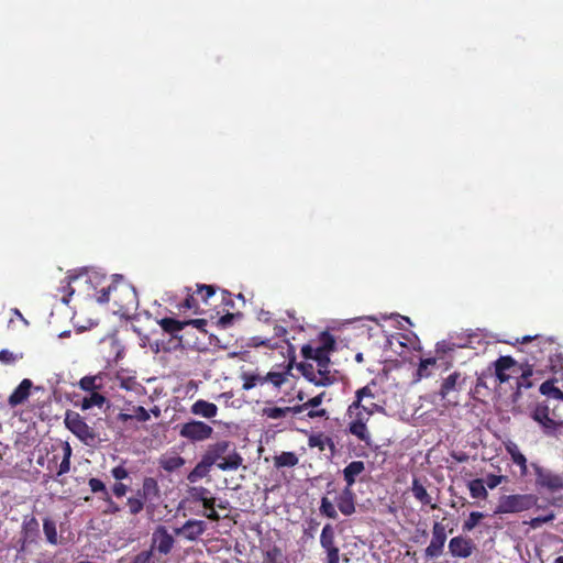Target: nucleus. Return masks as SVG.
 <instances>
[{
	"label": "nucleus",
	"mask_w": 563,
	"mask_h": 563,
	"mask_svg": "<svg viewBox=\"0 0 563 563\" xmlns=\"http://www.w3.org/2000/svg\"><path fill=\"white\" fill-rule=\"evenodd\" d=\"M96 286L97 285L93 286L96 290L93 297L99 303L112 301L118 308V312L122 314H129L136 310L139 306L137 292L135 288L131 284L124 282L122 277L113 280L107 286H102L99 290Z\"/></svg>",
	"instance_id": "1"
},
{
	"label": "nucleus",
	"mask_w": 563,
	"mask_h": 563,
	"mask_svg": "<svg viewBox=\"0 0 563 563\" xmlns=\"http://www.w3.org/2000/svg\"><path fill=\"white\" fill-rule=\"evenodd\" d=\"M231 446L232 443L230 441H218L210 444L202 456L207 459L211 465L216 464L221 471H235L242 465L243 457L235 448L230 450Z\"/></svg>",
	"instance_id": "2"
},
{
	"label": "nucleus",
	"mask_w": 563,
	"mask_h": 563,
	"mask_svg": "<svg viewBox=\"0 0 563 563\" xmlns=\"http://www.w3.org/2000/svg\"><path fill=\"white\" fill-rule=\"evenodd\" d=\"M537 341V344L532 345L528 353L531 355L532 360L538 363L542 362L545 356L549 358V368L554 374L563 373V354L562 353H551V347L553 345V341L548 339H542L539 335L534 338L525 336L522 339L523 343H528L531 341Z\"/></svg>",
	"instance_id": "3"
},
{
	"label": "nucleus",
	"mask_w": 563,
	"mask_h": 563,
	"mask_svg": "<svg viewBox=\"0 0 563 563\" xmlns=\"http://www.w3.org/2000/svg\"><path fill=\"white\" fill-rule=\"evenodd\" d=\"M534 474V486L539 492L555 494L563 490V473H556L538 462H531Z\"/></svg>",
	"instance_id": "4"
},
{
	"label": "nucleus",
	"mask_w": 563,
	"mask_h": 563,
	"mask_svg": "<svg viewBox=\"0 0 563 563\" xmlns=\"http://www.w3.org/2000/svg\"><path fill=\"white\" fill-rule=\"evenodd\" d=\"M538 503V497L533 494L505 495L499 499L495 510L496 514L521 512L532 508Z\"/></svg>",
	"instance_id": "5"
},
{
	"label": "nucleus",
	"mask_w": 563,
	"mask_h": 563,
	"mask_svg": "<svg viewBox=\"0 0 563 563\" xmlns=\"http://www.w3.org/2000/svg\"><path fill=\"white\" fill-rule=\"evenodd\" d=\"M364 391L360 393L358 400L353 401L347 408V416L351 419L349 422V432L356 437L360 441H363L365 444H371V433L366 427V422L369 420V417L361 415V412L356 411L362 399Z\"/></svg>",
	"instance_id": "6"
},
{
	"label": "nucleus",
	"mask_w": 563,
	"mask_h": 563,
	"mask_svg": "<svg viewBox=\"0 0 563 563\" xmlns=\"http://www.w3.org/2000/svg\"><path fill=\"white\" fill-rule=\"evenodd\" d=\"M64 422L66 428L82 443L89 445L96 441L97 434L95 430L87 424L78 412L68 410L65 415Z\"/></svg>",
	"instance_id": "7"
},
{
	"label": "nucleus",
	"mask_w": 563,
	"mask_h": 563,
	"mask_svg": "<svg viewBox=\"0 0 563 563\" xmlns=\"http://www.w3.org/2000/svg\"><path fill=\"white\" fill-rule=\"evenodd\" d=\"M213 428L199 420H190L179 426V435L190 442H202L210 439Z\"/></svg>",
	"instance_id": "8"
},
{
	"label": "nucleus",
	"mask_w": 563,
	"mask_h": 563,
	"mask_svg": "<svg viewBox=\"0 0 563 563\" xmlns=\"http://www.w3.org/2000/svg\"><path fill=\"white\" fill-rule=\"evenodd\" d=\"M84 279L86 284H89L91 286L98 285L100 277L95 275H77V276H66L64 279L60 280V285L57 287V292L55 294V297H59L60 301L65 305H67L70 300V297L74 295L75 289L71 286L73 283H79Z\"/></svg>",
	"instance_id": "9"
},
{
	"label": "nucleus",
	"mask_w": 563,
	"mask_h": 563,
	"mask_svg": "<svg viewBox=\"0 0 563 563\" xmlns=\"http://www.w3.org/2000/svg\"><path fill=\"white\" fill-rule=\"evenodd\" d=\"M464 377L460 372H453L448 377H445L440 386L438 395L441 400H445L448 402H452L454 405L457 404V395L462 389V385L464 383Z\"/></svg>",
	"instance_id": "10"
},
{
	"label": "nucleus",
	"mask_w": 563,
	"mask_h": 563,
	"mask_svg": "<svg viewBox=\"0 0 563 563\" xmlns=\"http://www.w3.org/2000/svg\"><path fill=\"white\" fill-rule=\"evenodd\" d=\"M298 369L301 372L302 376L310 383L316 386L327 387L334 383L335 378L331 375L329 367L317 369L312 364L309 363H300L298 365Z\"/></svg>",
	"instance_id": "11"
},
{
	"label": "nucleus",
	"mask_w": 563,
	"mask_h": 563,
	"mask_svg": "<svg viewBox=\"0 0 563 563\" xmlns=\"http://www.w3.org/2000/svg\"><path fill=\"white\" fill-rule=\"evenodd\" d=\"M320 545L327 553L325 563H339L340 549L335 544V529L331 523H327L322 528Z\"/></svg>",
	"instance_id": "12"
},
{
	"label": "nucleus",
	"mask_w": 563,
	"mask_h": 563,
	"mask_svg": "<svg viewBox=\"0 0 563 563\" xmlns=\"http://www.w3.org/2000/svg\"><path fill=\"white\" fill-rule=\"evenodd\" d=\"M174 537L168 532L165 526H157L152 534V544L150 550L167 555L174 548Z\"/></svg>",
	"instance_id": "13"
},
{
	"label": "nucleus",
	"mask_w": 563,
	"mask_h": 563,
	"mask_svg": "<svg viewBox=\"0 0 563 563\" xmlns=\"http://www.w3.org/2000/svg\"><path fill=\"white\" fill-rule=\"evenodd\" d=\"M207 527L203 520L189 519L181 527L175 528L174 533L187 541L196 542L206 532Z\"/></svg>",
	"instance_id": "14"
},
{
	"label": "nucleus",
	"mask_w": 563,
	"mask_h": 563,
	"mask_svg": "<svg viewBox=\"0 0 563 563\" xmlns=\"http://www.w3.org/2000/svg\"><path fill=\"white\" fill-rule=\"evenodd\" d=\"M361 391H364V394L362 396V399L356 411L361 412V415L363 416L371 417L375 412L383 410V407L375 402V395L369 384L355 391L354 401L358 400Z\"/></svg>",
	"instance_id": "15"
},
{
	"label": "nucleus",
	"mask_w": 563,
	"mask_h": 563,
	"mask_svg": "<svg viewBox=\"0 0 563 563\" xmlns=\"http://www.w3.org/2000/svg\"><path fill=\"white\" fill-rule=\"evenodd\" d=\"M504 448L507 454H509L511 462L519 467V477L521 479H526L530 464H528V460L521 452L519 445L516 442L508 440L504 442Z\"/></svg>",
	"instance_id": "16"
},
{
	"label": "nucleus",
	"mask_w": 563,
	"mask_h": 563,
	"mask_svg": "<svg viewBox=\"0 0 563 563\" xmlns=\"http://www.w3.org/2000/svg\"><path fill=\"white\" fill-rule=\"evenodd\" d=\"M21 536V550H24L29 544L37 542L40 538V523L34 516L24 517Z\"/></svg>",
	"instance_id": "17"
},
{
	"label": "nucleus",
	"mask_w": 563,
	"mask_h": 563,
	"mask_svg": "<svg viewBox=\"0 0 563 563\" xmlns=\"http://www.w3.org/2000/svg\"><path fill=\"white\" fill-rule=\"evenodd\" d=\"M474 550L475 544L470 538L457 536L449 542V551L455 558L466 559L472 555Z\"/></svg>",
	"instance_id": "18"
},
{
	"label": "nucleus",
	"mask_w": 563,
	"mask_h": 563,
	"mask_svg": "<svg viewBox=\"0 0 563 563\" xmlns=\"http://www.w3.org/2000/svg\"><path fill=\"white\" fill-rule=\"evenodd\" d=\"M356 495L352 487L345 486L338 496L334 503L339 511L344 516H351L355 512Z\"/></svg>",
	"instance_id": "19"
},
{
	"label": "nucleus",
	"mask_w": 563,
	"mask_h": 563,
	"mask_svg": "<svg viewBox=\"0 0 563 563\" xmlns=\"http://www.w3.org/2000/svg\"><path fill=\"white\" fill-rule=\"evenodd\" d=\"M532 419L538 422L544 435L548 437L551 433L553 427L556 424V420L550 417V409L545 404H538L531 413Z\"/></svg>",
	"instance_id": "20"
},
{
	"label": "nucleus",
	"mask_w": 563,
	"mask_h": 563,
	"mask_svg": "<svg viewBox=\"0 0 563 563\" xmlns=\"http://www.w3.org/2000/svg\"><path fill=\"white\" fill-rule=\"evenodd\" d=\"M136 495L141 496L146 503H153L161 498V488L158 482L154 477H144L142 487L136 490Z\"/></svg>",
	"instance_id": "21"
},
{
	"label": "nucleus",
	"mask_w": 563,
	"mask_h": 563,
	"mask_svg": "<svg viewBox=\"0 0 563 563\" xmlns=\"http://www.w3.org/2000/svg\"><path fill=\"white\" fill-rule=\"evenodd\" d=\"M32 386L31 379L24 378L9 396L8 404L12 408L23 404L30 397Z\"/></svg>",
	"instance_id": "22"
},
{
	"label": "nucleus",
	"mask_w": 563,
	"mask_h": 563,
	"mask_svg": "<svg viewBox=\"0 0 563 563\" xmlns=\"http://www.w3.org/2000/svg\"><path fill=\"white\" fill-rule=\"evenodd\" d=\"M301 354L306 360H313L317 362L318 367L328 368L330 365V356L325 355L322 350L311 344H306L301 347Z\"/></svg>",
	"instance_id": "23"
},
{
	"label": "nucleus",
	"mask_w": 563,
	"mask_h": 563,
	"mask_svg": "<svg viewBox=\"0 0 563 563\" xmlns=\"http://www.w3.org/2000/svg\"><path fill=\"white\" fill-rule=\"evenodd\" d=\"M365 472V463L363 461H352L342 471L345 486L352 487L357 477Z\"/></svg>",
	"instance_id": "24"
},
{
	"label": "nucleus",
	"mask_w": 563,
	"mask_h": 563,
	"mask_svg": "<svg viewBox=\"0 0 563 563\" xmlns=\"http://www.w3.org/2000/svg\"><path fill=\"white\" fill-rule=\"evenodd\" d=\"M114 380L122 389L129 391H136L140 387H142L137 382L136 376L133 375L130 371L123 368L117 371Z\"/></svg>",
	"instance_id": "25"
},
{
	"label": "nucleus",
	"mask_w": 563,
	"mask_h": 563,
	"mask_svg": "<svg viewBox=\"0 0 563 563\" xmlns=\"http://www.w3.org/2000/svg\"><path fill=\"white\" fill-rule=\"evenodd\" d=\"M327 495H331L332 493H335L334 483L328 482L327 486ZM319 511L322 516L330 518V519H336L338 518V510L335 509V506L333 501L329 499L328 496H324L321 498Z\"/></svg>",
	"instance_id": "26"
},
{
	"label": "nucleus",
	"mask_w": 563,
	"mask_h": 563,
	"mask_svg": "<svg viewBox=\"0 0 563 563\" xmlns=\"http://www.w3.org/2000/svg\"><path fill=\"white\" fill-rule=\"evenodd\" d=\"M437 362L438 357L420 358L418 367L412 376L413 383L431 377L433 375V368L437 366Z\"/></svg>",
	"instance_id": "27"
},
{
	"label": "nucleus",
	"mask_w": 563,
	"mask_h": 563,
	"mask_svg": "<svg viewBox=\"0 0 563 563\" xmlns=\"http://www.w3.org/2000/svg\"><path fill=\"white\" fill-rule=\"evenodd\" d=\"M188 494L194 501L202 503L203 508L216 507V498L210 496V490L203 486H192Z\"/></svg>",
	"instance_id": "28"
},
{
	"label": "nucleus",
	"mask_w": 563,
	"mask_h": 563,
	"mask_svg": "<svg viewBox=\"0 0 563 563\" xmlns=\"http://www.w3.org/2000/svg\"><path fill=\"white\" fill-rule=\"evenodd\" d=\"M191 413L201 416L207 419L214 418L218 415V407L213 402H209L203 399H198L191 405Z\"/></svg>",
	"instance_id": "29"
},
{
	"label": "nucleus",
	"mask_w": 563,
	"mask_h": 563,
	"mask_svg": "<svg viewBox=\"0 0 563 563\" xmlns=\"http://www.w3.org/2000/svg\"><path fill=\"white\" fill-rule=\"evenodd\" d=\"M411 493L412 496L422 505L430 506L432 509L437 508V504H432L430 494L418 477H413L412 479Z\"/></svg>",
	"instance_id": "30"
},
{
	"label": "nucleus",
	"mask_w": 563,
	"mask_h": 563,
	"mask_svg": "<svg viewBox=\"0 0 563 563\" xmlns=\"http://www.w3.org/2000/svg\"><path fill=\"white\" fill-rule=\"evenodd\" d=\"M211 466L210 462L202 456L200 462L188 473L187 481L191 484L197 483L209 474Z\"/></svg>",
	"instance_id": "31"
},
{
	"label": "nucleus",
	"mask_w": 563,
	"mask_h": 563,
	"mask_svg": "<svg viewBox=\"0 0 563 563\" xmlns=\"http://www.w3.org/2000/svg\"><path fill=\"white\" fill-rule=\"evenodd\" d=\"M263 563H288V560L282 548L273 544L263 550Z\"/></svg>",
	"instance_id": "32"
},
{
	"label": "nucleus",
	"mask_w": 563,
	"mask_h": 563,
	"mask_svg": "<svg viewBox=\"0 0 563 563\" xmlns=\"http://www.w3.org/2000/svg\"><path fill=\"white\" fill-rule=\"evenodd\" d=\"M515 360L511 356H500L495 362V373L496 377L500 383H505L509 379V376L506 374V371L511 368L515 365Z\"/></svg>",
	"instance_id": "33"
},
{
	"label": "nucleus",
	"mask_w": 563,
	"mask_h": 563,
	"mask_svg": "<svg viewBox=\"0 0 563 563\" xmlns=\"http://www.w3.org/2000/svg\"><path fill=\"white\" fill-rule=\"evenodd\" d=\"M132 419H135L139 422H146L147 420H150V413L144 407L134 406L132 409V413L120 412L117 416V420L121 422H126Z\"/></svg>",
	"instance_id": "34"
},
{
	"label": "nucleus",
	"mask_w": 563,
	"mask_h": 563,
	"mask_svg": "<svg viewBox=\"0 0 563 563\" xmlns=\"http://www.w3.org/2000/svg\"><path fill=\"white\" fill-rule=\"evenodd\" d=\"M308 445L310 448H318L320 451H324L327 446L331 450V452H333L335 449L333 440L321 432L310 435L308 439Z\"/></svg>",
	"instance_id": "35"
},
{
	"label": "nucleus",
	"mask_w": 563,
	"mask_h": 563,
	"mask_svg": "<svg viewBox=\"0 0 563 563\" xmlns=\"http://www.w3.org/2000/svg\"><path fill=\"white\" fill-rule=\"evenodd\" d=\"M159 463V466L168 472V473H172V472H175L177 470H179L180 467H183L186 463L185 459L180 455H173V456H162L158 461Z\"/></svg>",
	"instance_id": "36"
},
{
	"label": "nucleus",
	"mask_w": 563,
	"mask_h": 563,
	"mask_svg": "<svg viewBox=\"0 0 563 563\" xmlns=\"http://www.w3.org/2000/svg\"><path fill=\"white\" fill-rule=\"evenodd\" d=\"M217 287L213 285L197 284V296L200 305L203 303L206 307L211 306V300L214 298Z\"/></svg>",
	"instance_id": "37"
},
{
	"label": "nucleus",
	"mask_w": 563,
	"mask_h": 563,
	"mask_svg": "<svg viewBox=\"0 0 563 563\" xmlns=\"http://www.w3.org/2000/svg\"><path fill=\"white\" fill-rule=\"evenodd\" d=\"M104 404H109L106 396L100 394L99 391H92L89 396L82 398L80 408L82 410H88L92 407L101 408Z\"/></svg>",
	"instance_id": "38"
},
{
	"label": "nucleus",
	"mask_w": 563,
	"mask_h": 563,
	"mask_svg": "<svg viewBox=\"0 0 563 563\" xmlns=\"http://www.w3.org/2000/svg\"><path fill=\"white\" fill-rule=\"evenodd\" d=\"M179 307L196 314L206 312V309L200 305L197 294L190 292V288H187V296Z\"/></svg>",
	"instance_id": "39"
},
{
	"label": "nucleus",
	"mask_w": 563,
	"mask_h": 563,
	"mask_svg": "<svg viewBox=\"0 0 563 563\" xmlns=\"http://www.w3.org/2000/svg\"><path fill=\"white\" fill-rule=\"evenodd\" d=\"M446 539L433 537L430 544L424 550L427 559H437L442 555Z\"/></svg>",
	"instance_id": "40"
},
{
	"label": "nucleus",
	"mask_w": 563,
	"mask_h": 563,
	"mask_svg": "<svg viewBox=\"0 0 563 563\" xmlns=\"http://www.w3.org/2000/svg\"><path fill=\"white\" fill-rule=\"evenodd\" d=\"M161 328L168 334H176L186 327L185 321H179L174 318H163L157 321Z\"/></svg>",
	"instance_id": "41"
},
{
	"label": "nucleus",
	"mask_w": 563,
	"mask_h": 563,
	"mask_svg": "<svg viewBox=\"0 0 563 563\" xmlns=\"http://www.w3.org/2000/svg\"><path fill=\"white\" fill-rule=\"evenodd\" d=\"M318 339H319V345L317 347L322 350V352L325 355H330V353L335 350V339L330 332L322 331L319 334Z\"/></svg>",
	"instance_id": "42"
},
{
	"label": "nucleus",
	"mask_w": 563,
	"mask_h": 563,
	"mask_svg": "<svg viewBox=\"0 0 563 563\" xmlns=\"http://www.w3.org/2000/svg\"><path fill=\"white\" fill-rule=\"evenodd\" d=\"M298 462V456L294 452H283L274 459L276 467H294Z\"/></svg>",
	"instance_id": "43"
},
{
	"label": "nucleus",
	"mask_w": 563,
	"mask_h": 563,
	"mask_svg": "<svg viewBox=\"0 0 563 563\" xmlns=\"http://www.w3.org/2000/svg\"><path fill=\"white\" fill-rule=\"evenodd\" d=\"M71 452V446L69 445L68 442H65L63 445V460L58 466V471L56 474L57 477H60L70 471Z\"/></svg>",
	"instance_id": "44"
},
{
	"label": "nucleus",
	"mask_w": 563,
	"mask_h": 563,
	"mask_svg": "<svg viewBox=\"0 0 563 563\" xmlns=\"http://www.w3.org/2000/svg\"><path fill=\"white\" fill-rule=\"evenodd\" d=\"M43 530L48 543L56 545L58 543L56 523L51 518L43 520Z\"/></svg>",
	"instance_id": "45"
},
{
	"label": "nucleus",
	"mask_w": 563,
	"mask_h": 563,
	"mask_svg": "<svg viewBox=\"0 0 563 563\" xmlns=\"http://www.w3.org/2000/svg\"><path fill=\"white\" fill-rule=\"evenodd\" d=\"M540 393L547 397L553 399H562L563 400V391H561L555 385L553 380H545L540 386Z\"/></svg>",
	"instance_id": "46"
},
{
	"label": "nucleus",
	"mask_w": 563,
	"mask_h": 563,
	"mask_svg": "<svg viewBox=\"0 0 563 563\" xmlns=\"http://www.w3.org/2000/svg\"><path fill=\"white\" fill-rule=\"evenodd\" d=\"M242 379H243L242 387L244 390H250L258 384H261V385L265 384L264 376H262L260 374L243 373Z\"/></svg>",
	"instance_id": "47"
},
{
	"label": "nucleus",
	"mask_w": 563,
	"mask_h": 563,
	"mask_svg": "<svg viewBox=\"0 0 563 563\" xmlns=\"http://www.w3.org/2000/svg\"><path fill=\"white\" fill-rule=\"evenodd\" d=\"M146 501L139 495L131 496L126 500L129 512L133 516L139 515L145 507Z\"/></svg>",
	"instance_id": "48"
},
{
	"label": "nucleus",
	"mask_w": 563,
	"mask_h": 563,
	"mask_svg": "<svg viewBox=\"0 0 563 563\" xmlns=\"http://www.w3.org/2000/svg\"><path fill=\"white\" fill-rule=\"evenodd\" d=\"M470 494L473 498H486L487 490L482 479H473L468 483Z\"/></svg>",
	"instance_id": "49"
},
{
	"label": "nucleus",
	"mask_w": 563,
	"mask_h": 563,
	"mask_svg": "<svg viewBox=\"0 0 563 563\" xmlns=\"http://www.w3.org/2000/svg\"><path fill=\"white\" fill-rule=\"evenodd\" d=\"M484 514L479 511H472L468 516V518L463 522L462 530L464 532L472 531L479 521L484 518Z\"/></svg>",
	"instance_id": "50"
},
{
	"label": "nucleus",
	"mask_w": 563,
	"mask_h": 563,
	"mask_svg": "<svg viewBox=\"0 0 563 563\" xmlns=\"http://www.w3.org/2000/svg\"><path fill=\"white\" fill-rule=\"evenodd\" d=\"M263 415L269 419H282L289 415V409L286 407H266L263 409Z\"/></svg>",
	"instance_id": "51"
},
{
	"label": "nucleus",
	"mask_w": 563,
	"mask_h": 563,
	"mask_svg": "<svg viewBox=\"0 0 563 563\" xmlns=\"http://www.w3.org/2000/svg\"><path fill=\"white\" fill-rule=\"evenodd\" d=\"M88 485H89L90 490L93 494H101L100 497H106L108 494H110L109 490L107 489L104 483L99 478L91 477L88 481Z\"/></svg>",
	"instance_id": "52"
},
{
	"label": "nucleus",
	"mask_w": 563,
	"mask_h": 563,
	"mask_svg": "<svg viewBox=\"0 0 563 563\" xmlns=\"http://www.w3.org/2000/svg\"><path fill=\"white\" fill-rule=\"evenodd\" d=\"M265 383L269 382L275 387H280L286 382V373L269 372L264 376Z\"/></svg>",
	"instance_id": "53"
},
{
	"label": "nucleus",
	"mask_w": 563,
	"mask_h": 563,
	"mask_svg": "<svg viewBox=\"0 0 563 563\" xmlns=\"http://www.w3.org/2000/svg\"><path fill=\"white\" fill-rule=\"evenodd\" d=\"M78 386L81 390L87 393L98 391L96 385V377L92 376H84L80 378Z\"/></svg>",
	"instance_id": "54"
},
{
	"label": "nucleus",
	"mask_w": 563,
	"mask_h": 563,
	"mask_svg": "<svg viewBox=\"0 0 563 563\" xmlns=\"http://www.w3.org/2000/svg\"><path fill=\"white\" fill-rule=\"evenodd\" d=\"M154 553L152 550H144L134 555L130 563H155L153 560Z\"/></svg>",
	"instance_id": "55"
},
{
	"label": "nucleus",
	"mask_w": 563,
	"mask_h": 563,
	"mask_svg": "<svg viewBox=\"0 0 563 563\" xmlns=\"http://www.w3.org/2000/svg\"><path fill=\"white\" fill-rule=\"evenodd\" d=\"M100 499L107 504V509L104 511L106 514L114 515L121 511V507L115 501H113L110 494H108L106 497H100Z\"/></svg>",
	"instance_id": "56"
},
{
	"label": "nucleus",
	"mask_w": 563,
	"mask_h": 563,
	"mask_svg": "<svg viewBox=\"0 0 563 563\" xmlns=\"http://www.w3.org/2000/svg\"><path fill=\"white\" fill-rule=\"evenodd\" d=\"M20 357H22V354ZM18 358L19 356L16 354L7 349L0 351V362L2 364H13Z\"/></svg>",
	"instance_id": "57"
},
{
	"label": "nucleus",
	"mask_w": 563,
	"mask_h": 563,
	"mask_svg": "<svg viewBox=\"0 0 563 563\" xmlns=\"http://www.w3.org/2000/svg\"><path fill=\"white\" fill-rule=\"evenodd\" d=\"M505 481H507V477L504 475L489 474L486 477V485L488 488L493 489Z\"/></svg>",
	"instance_id": "58"
},
{
	"label": "nucleus",
	"mask_w": 563,
	"mask_h": 563,
	"mask_svg": "<svg viewBox=\"0 0 563 563\" xmlns=\"http://www.w3.org/2000/svg\"><path fill=\"white\" fill-rule=\"evenodd\" d=\"M111 475L115 481L121 482L129 477V472L124 466L119 465L111 470Z\"/></svg>",
	"instance_id": "59"
},
{
	"label": "nucleus",
	"mask_w": 563,
	"mask_h": 563,
	"mask_svg": "<svg viewBox=\"0 0 563 563\" xmlns=\"http://www.w3.org/2000/svg\"><path fill=\"white\" fill-rule=\"evenodd\" d=\"M239 317H241L240 313H233V312L227 311V313L219 319L218 323L222 328H228L232 324L233 320Z\"/></svg>",
	"instance_id": "60"
},
{
	"label": "nucleus",
	"mask_w": 563,
	"mask_h": 563,
	"mask_svg": "<svg viewBox=\"0 0 563 563\" xmlns=\"http://www.w3.org/2000/svg\"><path fill=\"white\" fill-rule=\"evenodd\" d=\"M221 302L224 306V310L230 311L234 307V301L232 299V294L228 290L221 291Z\"/></svg>",
	"instance_id": "61"
},
{
	"label": "nucleus",
	"mask_w": 563,
	"mask_h": 563,
	"mask_svg": "<svg viewBox=\"0 0 563 563\" xmlns=\"http://www.w3.org/2000/svg\"><path fill=\"white\" fill-rule=\"evenodd\" d=\"M551 431L552 432L549 433L548 437L563 441V420L558 421Z\"/></svg>",
	"instance_id": "62"
},
{
	"label": "nucleus",
	"mask_w": 563,
	"mask_h": 563,
	"mask_svg": "<svg viewBox=\"0 0 563 563\" xmlns=\"http://www.w3.org/2000/svg\"><path fill=\"white\" fill-rule=\"evenodd\" d=\"M451 351H453V344H451L446 341L438 342L435 345L437 355L446 354L448 352H451Z\"/></svg>",
	"instance_id": "63"
},
{
	"label": "nucleus",
	"mask_w": 563,
	"mask_h": 563,
	"mask_svg": "<svg viewBox=\"0 0 563 563\" xmlns=\"http://www.w3.org/2000/svg\"><path fill=\"white\" fill-rule=\"evenodd\" d=\"M128 492V486L123 484L122 482H117L112 486V493L115 497L121 498L123 497Z\"/></svg>",
	"instance_id": "64"
}]
</instances>
